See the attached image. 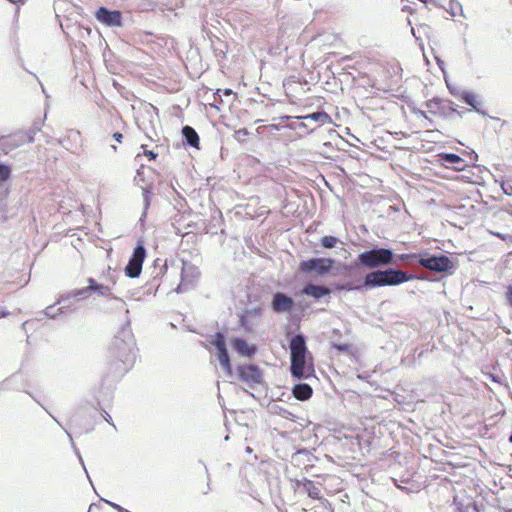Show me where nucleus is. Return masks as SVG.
Segmentation results:
<instances>
[{
  "instance_id": "obj_3",
  "label": "nucleus",
  "mask_w": 512,
  "mask_h": 512,
  "mask_svg": "<svg viewBox=\"0 0 512 512\" xmlns=\"http://www.w3.org/2000/svg\"><path fill=\"white\" fill-rule=\"evenodd\" d=\"M93 293L104 298H114L111 286L99 284L92 278L88 279V286L73 291L72 295L78 299H85Z\"/></svg>"
},
{
  "instance_id": "obj_12",
  "label": "nucleus",
  "mask_w": 512,
  "mask_h": 512,
  "mask_svg": "<svg viewBox=\"0 0 512 512\" xmlns=\"http://www.w3.org/2000/svg\"><path fill=\"white\" fill-rule=\"evenodd\" d=\"M302 294L312 296L315 299H320L326 295H329L330 289L324 286L308 284L302 289Z\"/></svg>"
},
{
  "instance_id": "obj_7",
  "label": "nucleus",
  "mask_w": 512,
  "mask_h": 512,
  "mask_svg": "<svg viewBox=\"0 0 512 512\" xmlns=\"http://www.w3.org/2000/svg\"><path fill=\"white\" fill-rule=\"evenodd\" d=\"M96 19L102 24L110 27L122 26V14L118 10L110 11L105 7H100L95 13Z\"/></svg>"
},
{
  "instance_id": "obj_6",
  "label": "nucleus",
  "mask_w": 512,
  "mask_h": 512,
  "mask_svg": "<svg viewBox=\"0 0 512 512\" xmlns=\"http://www.w3.org/2000/svg\"><path fill=\"white\" fill-rule=\"evenodd\" d=\"M332 267V260L330 258H310L308 261L301 263V270L304 272H311L315 275H323L327 273Z\"/></svg>"
},
{
  "instance_id": "obj_17",
  "label": "nucleus",
  "mask_w": 512,
  "mask_h": 512,
  "mask_svg": "<svg viewBox=\"0 0 512 512\" xmlns=\"http://www.w3.org/2000/svg\"><path fill=\"white\" fill-rule=\"evenodd\" d=\"M297 118L305 119V120L311 119V120L319 123V125L329 124L332 121L331 116L328 113H326L325 111H317L312 114H308L306 116L297 117Z\"/></svg>"
},
{
  "instance_id": "obj_35",
  "label": "nucleus",
  "mask_w": 512,
  "mask_h": 512,
  "mask_svg": "<svg viewBox=\"0 0 512 512\" xmlns=\"http://www.w3.org/2000/svg\"><path fill=\"white\" fill-rule=\"evenodd\" d=\"M496 235H497L498 237L503 238V239H506L507 237H511V235H510V234H508V233H506V234H504V233H496Z\"/></svg>"
},
{
  "instance_id": "obj_16",
  "label": "nucleus",
  "mask_w": 512,
  "mask_h": 512,
  "mask_svg": "<svg viewBox=\"0 0 512 512\" xmlns=\"http://www.w3.org/2000/svg\"><path fill=\"white\" fill-rule=\"evenodd\" d=\"M182 134L190 146L197 149L199 148L200 139L194 128L191 126H184L182 129Z\"/></svg>"
},
{
  "instance_id": "obj_27",
  "label": "nucleus",
  "mask_w": 512,
  "mask_h": 512,
  "mask_svg": "<svg viewBox=\"0 0 512 512\" xmlns=\"http://www.w3.org/2000/svg\"><path fill=\"white\" fill-rule=\"evenodd\" d=\"M216 348H217V351H221V350H225L226 349V344H225V340H224V337L220 334L217 335V338L214 342Z\"/></svg>"
},
{
  "instance_id": "obj_37",
  "label": "nucleus",
  "mask_w": 512,
  "mask_h": 512,
  "mask_svg": "<svg viewBox=\"0 0 512 512\" xmlns=\"http://www.w3.org/2000/svg\"><path fill=\"white\" fill-rule=\"evenodd\" d=\"M509 441L512 443V435L509 437Z\"/></svg>"
},
{
  "instance_id": "obj_39",
  "label": "nucleus",
  "mask_w": 512,
  "mask_h": 512,
  "mask_svg": "<svg viewBox=\"0 0 512 512\" xmlns=\"http://www.w3.org/2000/svg\"><path fill=\"white\" fill-rule=\"evenodd\" d=\"M420 1L425 3L427 0H420Z\"/></svg>"
},
{
  "instance_id": "obj_5",
  "label": "nucleus",
  "mask_w": 512,
  "mask_h": 512,
  "mask_svg": "<svg viewBox=\"0 0 512 512\" xmlns=\"http://www.w3.org/2000/svg\"><path fill=\"white\" fill-rule=\"evenodd\" d=\"M450 104L451 103H448L438 97H435L426 101L425 106L429 114L440 118H446L450 114L458 113V111L455 108H453Z\"/></svg>"
},
{
  "instance_id": "obj_22",
  "label": "nucleus",
  "mask_w": 512,
  "mask_h": 512,
  "mask_svg": "<svg viewBox=\"0 0 512 512\" xmlns=\"http://www.w3.org/2000/svg\"><path fill=\"white\" fill-rule=\"evenodd\" d=\"M416 117L420 120L421 126L423 128H429L432 125V120L427 116L426 112L424 111H417L415 112Z\"/></svg>"
},
{
  "instance_id": "obj_21",
  "label": "nucleus",
  "mask_w": 512,
  "mask_h": 512,
  "mask_svg": "<svg viewBox=\"0 0 512 512\" xmlns=\"http://www.w3.org/2000/svg\"><path fill=\"white\" fill-rule=\"evenodd\" d=\"M320 242L323 247L328 249L334 248L338 243H341L337 237L330 235L323 236Z\"/></svg>"
},
{
  "instance_id": "obj_11",
  "label": "nucleus",
  "mask_w": 512,
  "mask_h": 512,
  "mask_svg": "<svg viewBox=\"0 0 512 512\" xmlns=\"http://www.w3.org/2000/svg\"><path fill=\"white\" fill-rule=\"evenodd\" d=\"M461 99L468 105H470L475 111L478 113L484 114V102L480 99L478 95L473 92H463L461 95Z\"/></svg>"
},
{
  "instance_id": "obj_28",
  "label": "nucleus",
  "mask_w": 512,
  "mask_h": 512,
  "mask_svg": "<svg viewBox=\"0 0 512 512\" xmlns=\"http://www.w3.org/2000/svg\"><path fill=\"white\" fill-rule=\"evenodd\" d=\"M333 348H335L339 352L346 353V352L350 351L351 345L350 344H336L335 343V344H333Z\"/></svg>"
},
{
  "instance_id": "obj_29",
  "label": "nucleus",
  "mask_w": 512,
  "mask_h": 512,
  "mask_svg": "<svg viewBox=\"0 0 512 512\" xmlns=\"http://www.w3.org/2000/svg\"><path fill=\"white\" fill-rule=\"evenodd\" d=\"M132 256H145V248L142 243H139L135 249Z\"/></svg>"
},
{
  "instance_id": "obj_34",
  "label": "nucleus",
  "mask_w": 512,
  "mask_h": 512,
  "mask_svg": "<svg viewBox=\"0 0 512 512\" xmlns=\"http://www.w3.org/2000/svg\"><path fill=\"white\" fill-rule=\"evenodd\" d=\"M503 220L512 224V215H505Z\"/></svg>"
},
{
  "instance_id": "obj_38",
  "label": "nucleus",
  "mask_w": 512,
  "mask_h": 512,
  "mask_svg": "<svg viewBox=\"0 0 512 512\" xmlns=\"http://www.w3.org/2000/svg\"><path fill=\"white\" fill-rule=\"evenodd\" d=\"M401 256H402V257H405V256H409V255H408V254H402Z\"/></svg>"
},
{
  "instance_id": "obj_31",
  "label": "nucleus",
  "mask_w": 512,
  "mask_h": 512,
  "mask_svg": "<svg viewBox=\"0 0 512 512\" xmlns=\"http://www.w3.org/2000/svg\"><path fill=\"white\" fill-rule=\"evenodd\" d=\"M506 298L508 303L512 306V284L507 287Z\"/></svg>"
},
{
  "instance_id": "obj_24",
  "label": "nucleus",
  "mask_w": 512,
  "mask_h": 512,
  "mask_svg": "<svg viewBox=\"0 0 512 512\" xmlns=\"http://www.w3.org/2000/svg\"><path fill=\"white\" fill-rule=\"evenodd\" d=\"M359 256H385V257H390V256H393V253L392 251L388 250V249H382V250H379V251H370V252H364L362 254H360Z\"/></svg>"
},
{
  "instance_id": "obj_2",
  "label": "nucleus",
  "mask_w": 512,
  "mask_h": 512,
  "mask_svg": "<svg viewBox=\"0 0 512 512\" xmlns=\"http://www.w3.org/2000/svg\"><path fill=\"white\" fill-rule=\"evenodd\" d=\"M412 275H408L402 270L392 268L378 269L368 273L364 278L365 287H380L398 285L412 279Z\"/></svg>"
},
{
  "instance_id": "obj_15",
  "label": "nucleus",
  "mask_w": 512,
  "mask_h": 512,
  "mask_svg": "<svg viewBox=\"0 0 512 512\" xmlns=\"http://www.w3.org/2000/svg\"><path fill=\"white\" fill-rule=\"evenodd\" d=\"M144 258H130L125 268V273L130 278H136L140 275Z\"/></svg>"
},
{
  "instance_id": "obj_18",
  "label": "nucleus",
  "mask_w": 512,
  "mask_h": 512,
  "mask_svg": "<svg viewBox=\"0 0 512 512\" xmlns=\"http://www.w3.org/2000/svg\"><path fill=\"white\" fill-rule=\"evenodd\" d=\"M393 258H360L361 263L371 269L392 263Z\"/></svg>"
},
{
  "instance_id": "obj_1",
  "label": "nucleus",
  "mask_w": 512,
  "mask_h": 512,
  "mask_svg": "<svg viewBox=\"0 0 512 512\" xmlns=\"http://www.w3.org/2000/svg\"><path fill=\"white\" fill-rule=\"evenodd\" d=\"M290 372L296 379H308L314 375L313 359L308 352L305 338L298 334L290 340Z\"/></svg>"
},
{
  "instance_id": "obj_36",
  "label": "nucleus",
  "mask_w": 512,
  "mask_h": 512,
  "mask_svg": "<svg viewBox=\"0 0 512 512\" xmlns=\"http://www.w3.org/2000/svg\"><path fill=\"white\" fill-rule=\"evenodd\" d=\"M231 94H232V90H230V89L224 90V95L228 96V95H231Z\"/></svg>"
},
{
  "instance_id": "obj_33",
  "label": "nucleus",
  "mask_w": 512,
  "mask_h": 512,
  "mask_svg": "<svg viewBox=\"0 0 512 512\" xmlns=\"http://www.w3.org/2000/svg\"><path fill=\"white\" fill-rule=\"evenodd\" d=\"M113 138L115 139V141H116V142H118V143H120V144H121V143H122V141H123V134H122V133H120V132H115V133L113 134Z\"/></svg>"
},
{
  "instance_id": "obj_13",
  "label": "nucleus",
  "mask_w": 512,
  "mask_h": 512,
  "mask_svg": "<svg viewBox=\"0 0 512 512\" xmlns=\"http://www.w3.org/2000/svg\"><path fill=\"white\" fill-rule=\"evenodd\" d=\"M293 395L297 400L305 401L311 398L313 390L309 384L300 383L293 387Z\"/></svg>"
},
{
  "instance_id": "obj_9",
  "label": "nucleus",
  "mask_w": 512,
  "mask_h": 512,
  "mask_svg": "<svg viewBox=\"0 0 512 512\" xmlns=\"http://www.w3.org/2000/svg\"><path fill=\"white\" fill-rule=\"evenodd\" d=\"M294 301L291 297L277 292L273 296L272 309L277 313L290 311L293 308Z\"/></svg>"
},
{
  "instance_id": "obj_19",
  "label": "nucleus",
  "mask_w": 512,
  "mask_h": 512,
  "mask_svg": "<svg viewBox=\"0 0 512 512\" xmlns=\"http://www.w3.org/2000/svg\"><path fill=\"white\" fill-rule=\"evenodd\" d=\"M302 486H303V489L305 490V492H307L309 497H311L312 499H317L318 500V499L321 498V489L312 480H307L306 479L303 482Z\"/></svg>"
},
{
  "instance_id": "obj_32",
  "label": "nucleus",
  "mask_w": 512,
  "mask_h": 512,
  "mask_svg": "<svg viewBox=\"0 0 512 512\" xmlns=\"http://www.w3.org/2000/svg\"><path fill=\"white\" fill-rule=\"evenodd\" d=\"M291 83H300V84H301L302 82H301L299 79H297L295 76H291V77H289V78L286 80V82L284 83V85L286 86V85H289V84H291Z\"/></svg>"
},
{
  "instance_id": "obj_26",
  "label": "nucleus",
  "mask_w": 512,
  "mask_h": 512,
  "mask_svg": "<svg viewBox=\"0 0 512 512\" xmlns=\"http://www.w3.org/2000/svg\"><path fill=\"white\" fill-rule=\"evenodd\" d=\"M248 135L249 131L246 128H241L235 131L234 138L239 142H244Z\"/></svg>"
},
{
  "instance_id": "obj_4",
  "label": "nucleus",
  "mask_w": 512,
  "mask_h": 512,
  "mask_svg": "<svg viewBox=\"0 0 512 512\" xmlns=\"http://www.w3.org/2000/svg\"><path fill=\"white\" fill-rule=\"evenodd\" d=\"M420 264L428 270L445 275H451L455 269V263L451 258H419Z\"/></svg>"
},
{
  "instance_id": "obj_20",
  "label": "nucleus",
  "mask_w": 512,
  "mask_h": 512,
  "mask_svg": "<svg viewBox=\"0 0 512 512\" xmlns=\"http://www.w3.org/2000/svg\"><path fill=\"white\" fill-rule=\"evenodd\" d=\"M218 360L222 368L226 371L227 374L230 375L232 373V367L227 349L218 351Z\"/></svg>"
},
{
  "instance_id": "obj_25",
  "label": "nucleus",
  "mask_w": 512,
  "mask_h": 512,
  "mask_svg": "<svg viewBox=\"0 0 512 512\" xmlns=\"http://www.w3.org/2000/svg\"><path fill=\"white\" fill-rule=\"evenodd\" d=\"M141 149L143 150V154L138 153L137 157L144 155L145 157L148 158L149 161L155 160L158 157V153L154 152L153 150H148L147 145H141Z\"/></svg>"
},
{
  "instance_id": "obj_8",
  "label": "nucleus",
  "mask_w": 512,
  "mask_h": 512,
  "mask_svg": "<svg viewBox=\"0 0 512 512\" xmlns=\"http://www.w3.org/2000/svg\"><path fill=\"white\" fill-rule=\"evenodd\" d=\"M238 373L240 379L245 382L259 383L262 379L260 369L253 364L240 366Z\"/></svg>"
},
{
  "instance_id": "obj_14",
  "label": "nucleus",
  "mask_w": 512,
  "mask_h": 512,
  "mask_svg": "<svg viewBox=\"0 0 512 512\" xmlns=\"http://www.w3.org/2000/svg\"><path fill=\"white\" fill-rule=\"evenodd\" d=\"M233 348L241 355L251 356L256 352L254 346H250L246 340L241 338H235L232 341Z\"/></svg>"
},
{
  "instance_id": "obj_30",
  "label": "nucleus",
  "mask_w": 512,
  "mask_h": 512,
  "mask_svg": "<svg viewBox=\"0 0 512 512\" xmlns=\"http://www.w3.org/2000/svg\"><path fill=\"white\" fill-rule=\"evenodd\" d=\"M501 186L505 194L512 195V185L510 183L503 182Z\"/></svg>"
},
{
  "instance_id": "obj_23",
  "label": "nucleus",
  "mask_w": 512,
  "mask_h": 512,
  "mask_svg": "<svg viewBox=\"0 0 512 512\" xmlns=\"http://www.w3.org/2000/svg\"><path fill=\"white\" fill-rule=\"evenodd\" d=\"M11 177V169L4 164H0V185L8 181Z\"/></svg>"
},
{
  "instance_id": "obj_10",
  "label": "nucleus",
  "mask_w": 512,
  "mask_h": 512,
  "mask_svg": "<svg viewBox=\"0 0 512 512\" xmlns=\"http://www.w3.org/2000/svg\"><path fill=\"white\" fill-rule=\"evenodd\" d=\"M439 159L445 167L456 171H462L466 167L465 161L459 155L454 153H442L439 155Z\"/></svg>"
}]
</instances>
